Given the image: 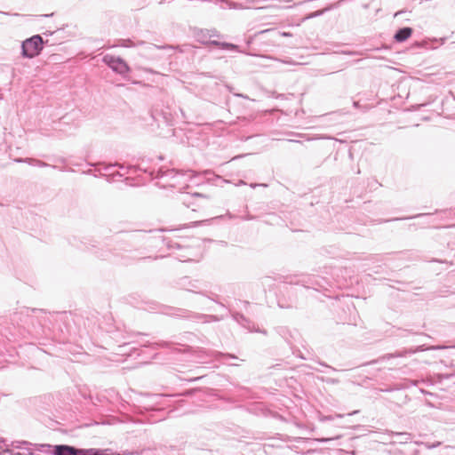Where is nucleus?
Returning a JSON list of instances; mask_svg holds the SVG:
<instances>
[{"mask_svg": "<svg viewBox=\"0 0 455 455\" xmlns=\"http://www.w3.org/2000/svg\"><path fill=\"white\" fill-rule=\"evenodd\" d=\"M43 49V40L40 36H34L22 44V53L25 57L37 56Z\"/></svg>", "mask_w": 455, "mask_h": 455, "instance_id": "obj_1", "label": "nucleus"}, {"mask_svg": "<svg viewBox=\"0 0 455 455\" xmlns=\"http://www.w3.org/2000/svg\"><path fill=\"white\" fill-rule=\"evenodd\" d=\"M54 455H77L78 450L68 445H57L54 448Z\"/></svg>", "mask_w": 455, "mask_h": 455, "instance_id": "obj_2", "label": "nucleus"}, {"mask_svg": "<svg viewBox=\"0 0 455 455\" xmlns=\"http://www.w3.org/2000/svg\"><path fill=\"white\" fill-rule=\"evenodd\" d=\"M412 34V29L411 28H403L397 31L395 35V39L397 42H403L407 40Z\"/></svg>", "mask_w": 455, "mask_h": 455, "instance_id": "obj_3", "label": "nucleus"}, {"mask_svg": "<svg viewBox=\"0 0 455 455\" xmlns=\"http://www.w3.org/2000/svg\"><path fill=\"white\" fill-rule=\"evenodd\" d=\"M110 66L114 70L118 71L119 73H124L129 69L126 63L121 60L112 61Z\"/></svg>", "mask_w": 455, "mask_h": 455, "instance_id": "obj_4", "label": "nucleus"}, {"mask_svg": "<svg viewBox=\"0 0 455 455\" xmlns=\"http://www.w3.org/2000/svg\"><path fill=\"white\" fill-rule=\"evenodd\" d=\"M98 451L97 450H78L77 455H97Z\"/></svg>", "mask_w": 455, "mask_h": 455, "instance_id": "obj_5", "label": "nucleus"}, {"mask_svg": "<svg viewBox=\"0 0 455 455\" xmlns=\"http://www.w3.org/2000/svg\"><path fill=\"white\" fill-rule=\"evenodd\" d=\"M282 36H289V37H291L292 35L291 33H289V32H283V33H282Z\"/></svg>", "mask_w": 455, "mask_h": 455, "instance_id": "obj_6", "label": "nucleus"}]
</instances>
